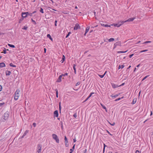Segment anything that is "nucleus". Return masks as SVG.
I'll use <instances>...</instances> for the list:
<instances>
[{"label":"nucleus","instance_id":"nucleus-1","mask_svg":"<svg viewBox=\"0 0 153 153\" xmlns=\"http://www.w3.org/2000/svg\"><path fill=\"white\" fill-rule=\"evenodd\" d=\"M20 90L19 89H17L15 92L14 94V99L15 100H18L19 97L20 96L19 92Z\"/></svg>","mask_w":153,"mask_h":153},{"label":"nucleus","instance_id":"nucleus-2","mask_svg":"<svg viewBox=\"0 0 153 153\" xmlns=\"http://www.w3.org/2000/svg\"><path fill=\"white\" fill-rule=\"evenodd\" d=\"M124 23V21H120L117 23L114 24L112 25L114 27H118L123 25Z\"/></svg>","mask_w":153,"mask_h":153},{"label":"nucleus","instance_id":"nucleus-3","mask_svg":"<svg viewBox=\"0 0 153 153\" xmlns=\"http://www.w3.org/2000/svg\"><path fill=\"white\" fill-rule=\"evenodd\" d=\"M52 136L53 139L56 140V143H59V140L56 134H52Z\"/></svg>","mask_w":153,"mask_h":153},{"label":"nucleus","instance_id":"nucleus-4","mask_svg":"<svg viewBox=\"0 0 153 153\" xmlns=\"http://www.w3.org/2000/svg\"><path fill=\"white\" fill-rule=\"evenodd\" d=\"M42 148L41 145L38 144L37 146V152L36 153H41V151Z\"/></svg>","mask_w":153,"mask_h":153},{"label":"nucleus","instance_id":"nucleus-5","mask_svg":"<svg viewBox=\"0 0 153 153\" xmlns=\"http://www.w3.org/2000/svg\"><path fill=\"white\" fill-rule=\"evenodd\" d=\"M9 112H6L4 114L3 117L4 119V120H6L9 117Z\"/></svg>","mask_w":153,"mask_h":153},{"label":"nucleus","instance_id":"nucleus-6","mask_svg":"<svg viewBox=\"0 0 153 153\" xmlns=\"http://www.w3.org/2000/svg\"><path fill=\"white\" fill-rule=\"evenodd\" d=\"M65 144L66 147H68L69 146V144H68V141L66 136H65Z\"/></svg>","mask_w":153,"mask_h":153},{"label":"nucleus","instance_id":"nucleus-7","mask_svg":"<svg viewBox=\"0 0 153 153\" xmlns=\"http://www.w3.org/2000/svg\"><path fill=\"white\" fill-rule=\"evenodd\" d=\"M135 19V17H133L132 18H129L128 19L124 21L125 23L127 22H130L133 21Z\"/></svg>","mask_w":153,"mask_h":153},{"label":"nucleus","instance_id":"nucleus-8","mask_svg":"<svg viewBox=\"0 0 153 153\" xmlns=\"http://www.w3.org/2000/svg\"><path fill=\"white\" fill-rule=\"evenodd\" d=\"M94 94V92L91 93L88 97L83 102H86L89 99V98L92 96V95Z\"/></svg>","mask_w":153,"mask_h":153},{"label":"nucleus","instance_id":"nucleus-9","mask_svg":"<svg viewBox=\"0 0 153 153\" xmlns=\"http://www.w3.org/2000/svg\"><path fill=\"white\" fill-rule=\"evenodd\" d=\"M26 13V12H23L22 13V17L23 19L26 18L27 16Z\"/></svg>","mask_w":153,"mask_h":153},{"label":"nucleus","instance_id":"nucleus-10","mask_svg":"<svg viewBox=\"0 0 153 153\" xmlns=\"http://www.w3.org/2000/svg\"><path fill=\"white\" fill-rule=\"evenodd\" d=\"M53 114H54V117H58V115H59V114H58V111L57 110H56L54 112Z\"/></svg>","mask_w":153,"mask_h":153},{"label":"nucleus","instance_id":"nucleus-11","mask_svg":"<svg viewBox=\"0 0 153 153\" xmlns=\"http://www.w3.org/2000/svg\"><path fill=\"white\" fill-rule=\"evenodd\" d=\"M80 26L78 24H76L75 25V26L74 27V30H77L80 28Z\"/></svg>","mask_w":153,"mask_h":153},{"label":"nucleus","instance_id":"nucleus-12","mask_svg":"<svg viewBox=\"0 0 153 153\" xmlns=\"http://www.w3.org/2000/svg\"><path fill=\"white\" fill-rule=\"evenodd\" d=\"M111 85L112 87L114 88H115L119 87V86L118 85L115 84L114 83H111Z\"/></svg>","mask_w":153,"mask_h":153},{"label":"nucleus","instance_id":"nucleus-13","mask_svg":"<svg viewBox=\"0 0 153 153\" xmlns=\"http://www.w3.org/2000/svg\"><path fill=\"white\" fill-rule=\"evenodd\" d=\"M62 76H61V75H60L59 76L58 79H57L56 82H60L62 81L61 79H62Z\"/></svg>","mask_w":153,"mask_h":153},{"label":"nucleus","instance_id":"nucleus-14","mask_svg":"<svg viewBox=\"0 0 153 153\" xmlns=\"http://www.w3.org/2000/svg\"><path fill=\"white\" fill-rule=\"evenodd\" d=\"M11 73V72L8 71H6L5 72V74L6 76H9Z\"/></svg>","mask_w":153,"mask_h":153},{"label":"nucleus","instance_id":"nucleus-15","mask_svg":"<svg viewBox=\"0 0 153 153\" xmlns=\"http://www.w3.org/2000/svg\"><path fill=\"white\" fill-rule=\"evenodd\" d=\"M5 66V65L4 62L0 63V68H2Z\"/></svg>","mask_w":153,"mask_h":153},{"label":"nucleus","instance_id":"nucleus-16","mask_svg":"<svg viewBox=\"0 0 153 153\" xmlns=\"http://www.w3.org/2000/svg\"><path fill=\"white\" fill-rule=\"evenodd\" d=\"M47 37L48 38H49V39L51 41H53V39H52V38L51 37L50 35V34H48L47 35Z\"/></svg>","mask_w":153,"mask_h":153},{"label":"nucleus","instance_id":"nucleus-17","mask_svg":"<svg viewBox=\"0 0 153 153\" xmlns=\"http://www.w3.org/2000/svg\"><path fill=\"white\" fill-rule=\"evenodd\" d=\"M28 130H26L25 132L23 133L22 136V138H23L24 137H25L26 134L28 133Z\"/></svg>","mask_w":153,"mask_h":153},{"label":"nucleus","instance_id":"nucleus-18","mask_svg":"<svg viewBox=\"0 0 153 153\" xmlns=\"http://www.w3.org/2000/svg\"><path fill=\"white\" fill-rule=\"evenodd\" d=\"M119 95V94H115V95H113V94H112L111 95V97L112 98H115L117 97Z\"/></svg>","mask_w":153,"mask_h":153},{"label":"nucleus","instance_id":"nucleus-19","mask_svg":"<svg viewBox=\"0 0 153 153\" xmlns=\"http://www.w3.org/2000/svg\"><path fill=\"white\" fill-rule=\"evenodd\" d=\"M101 25H102V26H104L105 27H111L110 25H109L107 24L105 25L104 24H101Z\"/></svg>","mask_w":153,"mask_h":153},{"label":"nucleus","instance_id":"nucleus-20","mask_svg":"<svg viewBox=\"0 0 153 153\" xmlns=\"http://www.w3.org/2000/svg\"><path fill=\"white\" fill-rule=\"evenodd\" d=\"M124 65H119L118 66V69H120L121 68H124Z\"/></svg>","mask_w":153,"mask_h":153},{"label":"nucleus","instance_id":"nucleus-21","mask_svg":"<svg viewBox=\"0 0 153 153\" xmlns=\"http://www.w3.org/2000/svg\"><path fill=\"white\" fill-rule=\"evenodd\" d=\"M127 51H128L127 50L125 51H118V53H125Z\"/></svg>","mask_w":153,"mask_h":153},{"label":"nucleus","instance_id":"nucleus-22","mask_svg":"<svg viewBox=\"0 0 153 153\" xmlns=\"http://www.w3.org/2000/svg\"><path fill=\"white\" fill-rule=\"evenodd\" d=\"M114 38H111L109 39L108 40V41L109 42H111L113 41H114Z\"/></svg>","mask_w":153,"mask_h":153},{"label":"nucleus","instance_id":"nucleus-23","mask_svg":"<svg viewBox=\"0 0 153 153\" xmlns=\"http://www.w3.org/2000/svg\"><path fill=\"white\" fill-rule=\"evenodd\" d=\"M9 65L10 66L13 67H16V66L15 65H13L12 63H11Z\"/></svg>","mask_w":153,"mask_h":153},{"label":"nucleus","instance_id":"nucleus-24","mask_svg":"<svg viewBox=\"0 0 153 153\" xmlns=\"http://www.w3.org/2000/svg\"><path fill=\"white\" fill-rule=\"evenodd\" d=\"M89 29H90V27L89 26H88L86 27V30H85V31L86 32V33H87V32H88Z\"/></svg>","mask_w":153,"mask_h":153},{"label":"nucleus","instance_id":"nucleus-25","mask_svg":"<svg viewBox=\"0 0 153 153\" xmlns=\"http://www.w3.org/2000/svg\"><path fill=\"white\" fill-rule=\"evenodd\" d=\"M123 97H122L121 98H118L117 99H116L115 100H114V101H119V100H120L121 99H123Z\"/></svg>","mask_w":153,"mask_h":153},{"label":"nucleus","instance_id":"nucleus-26","mask_svg":"<svg viewBox=\"0 0 153 153\" xmlns=\"http://www.w3.org/2000/svg\"><path fill=\"white\" fill-rule=\"evenodd\" d=\"M8 45L11 48H15V46L14 45H11L10 44H8Z\"/></svg>","mask_w":153,"mask_h":153},{"label":"nucleus","instance_id":"nucleus-27","mask_svg":"<svg viewBox=\"0 0 153 153\" xmlns=\"http://www.w3.org/2000/svg\"><path fill=\"white\" fill-rule=\"evenodd\" d=\"M26 13L27 14V16H32V13H29L28 12H26Z\"/></svg>","mask_w":153,"mask_h":153},{"label":"nucleus","instance_id":"nucleus-28","mask_svg":"<svg viewBox=\"0 0 153 153\" xmlns=\"http://www.w3.org/2000/svg\"><path fill=\"white\" fill-rule=\"evenodd\" d=\"M65 60V56L64 55H63L62 56V61H62V63Z\"/></svg>","mask_w":153,"mask_h":153},{"label":"nucleus","instance_id":"nucleus-29","mask_svg":"<svg viewBox=\"0 0 153 153\" xmlns=\"http://www.w3.org/2000/svg\"><path fill=\"white\" fill-rule=\"evenodd\" d=\"M31 22L33 23V24L34 25H36V22L35 21L33 20L32 19H31Z\"/></svg>","mask_w":153,"mask_h":153},{"label":"nucleus","instance_id":"nucleus-30","mask_svg":"<svg viewBox=\"0 0 153 153\" xmlns=\"http://www.w3.org/2000/svg\"><path fill=\"white\" fill-rule=\"evenodd\" d=\"M68 74L67 73H66L65 74H62L61 75L62 76H67Z\"/></svg>","mask_w":153,"mask_h":153},{"label":"nucleus","instance_id":"nucleus-31","mask_svg":"<svg viewBox=\"0 0 153 153\" xmlns=\"http://www.w3.org/2000/svg\"><path fill=\"white\" fill-rule=\"evenodd\" d=\"M59 108L60 110V111L61 112V103L60 102L59 103Z\"/></svg>","mask_w":153,"mask_h":153},{"label":"nucleus","instance_id":"nucleus-32","mask_svg":"<svg viewBox=\"0 0 153 153\" xmlns=\"http://www.w3.org/2000/svg\"><path fill=\"white\" fill-rule=\"evenodd\" d=\"M40 12L42 13H44V12L43 9L41 7L40 10Z\"/></svg>","mask_w":153,"mask_h":153},{"label":"nucleus","instance_id":"nucleus-33","mask_svg":"<svg viewBox=\"0 0 153 153\" xmlns=\"http://www.w3.org/2000/svg\"><path fill=\"white\" fill-rule=\"evenodd\" d=\"M27 28L28 27H27L24 26V27L22 28V29L23 30H27Z\"/></svg>","mask_w":153,"mask_h":153},{"label":"nucleus","instance_id":"nucleus-34","mask_svg":"<svg viewBox=\"0 0 153 153\" xmlns=\"http://www.w3.org/2000/svg\"><path fill=\"white\" fill-rule=\"evenodd\" d=\"M136 100L134 101V99L131 102L132 104H134L136 102Z\"/></svg>","mask_w":153,"mask_h":153},{"label":"nucleus","instance_id":"nucleus-35","mask_svg":"<svg viewBox=\"0 0 153 153\" xmlns=\"http://www.w3.org/2000/svg\"><path fill=\"white\" fill-rule=\"evenodd\" d=\"M76 65L75 64H74L73 65V69L74 71L76 70Z\"/></svg>","mask_w":153,"mask_h":153},{"label":"nucleus","instance_id":"nucleus-36","mask_svg":"<svg viewBox=\"0 0 153 153\" xmlns=\"http://www.w3.org/2000/svg\"><path fill=\"white\" fill-rule=\"evenodd\" d=\"M149 75H147L146 76H145V77H144L143 79H142V81H143L145 79H146L148 77H149Z\"/></svg>","mask_w":153,"mask_h":153},{"label":"nucleus","instance_id":"nucleus-37","mask_svg":"<svg viewBox=\"0 0 153 153\" xmlns=\"http://www.w3.org/2000/svg\"><path fill=\"white\" fill-rule=\"evenodd\" d=\"M151 42L150 41H146L144 43H143V44H146L148 43H151Z\"/></svg>","mask_w":153,"mask_h":153},{"label":"nucleus","instance_id":"nucleus-38","mask_svg":"<svg viewBox=\"0 0 153 153\" xmlns=\"http://www.w3.org/2000/svg\"><path fill=\"white\" fill-rule=\"evenodd\" d=\"M99 76H100V77L101 78H102L104 77V74H102V75H99Z\"/></svg>","mask_w":153,"mask_h":153},{"label":"nucleus","instance_id":"nucleus-39","mask_svg":"<svg viewBox=\"0 0 153 153\" xmlns=\"http://www.w3.org/2000/svg\"><path fill=\"white\" fill-rule=\"evenodd\" d=\"M71 33V32H69L68 33V34L66 35L65 37L66 38H67L69 35Z\"/></svg>","mask_w":153,"mask_h":153},{"label":"nucleus","instance_id":"nucleus-40","mask_svg":"<svg viewBox=\"0 0 153 153\" xmlns=\"http://www.w3.org/2000/svg\"><path fill=\"white\" fill-rule=\"evenodd\" d=\"M73 116H74V117L75 118H76V117H77V114H76V113H74V114Z\"/></svg>","mask_w":153,"mask_h":153},{"label":"nucleus","instance_id":"nucleus-41","mask_svg":"<svg viewBox=\"0 0 153 153\" xmlns=\"http://www.w3.org/2000/svg\"><path fill=\"white\" fill-rule=\"evenodd\" d=\"M102 107L103 108L105 109L106 111H107L106 108L104 105L102 106Z\"/></svg>","mask_w":153,"mask_h":153},{"label":"nucleus","instance_id":"nucleus-42","mask_svg":"<svg viewBox=\"0 0 153 153\" xmlns=\"http://www.w3.org/2000/svg\"><path fill=\"white\" fill-rule=\"evenodd\" d=\"M147 51H148V50H142V51H140V52L142 53V52H145Z\"/></svg>","mask_w":153,"mask_h":153},{"label":"nucleus","instance_id":"nucleus-43","mask_svg":"<svg viewBox=\"0 0 153 153\" xmlns=\"http://www.w3.org/2000/svg\"><path fill=\"white\" fill-rule=\"evenodd\" d=\"M3 53L4 54H6V51L5 50V49L3 50Z\"/></svg>","mask_w":153,"mask_h":153},{"label":"nucleus","instance_id":"nucleus-44","mask_svg":"<svg viewBox=\"0 0 153 153\" xmlns=\"http://www.w3.org/2000/svg\"><path fill=\"white\" fill-rule=\"evenodd\" d=\"M75 144H74V145L73 146L72 149H72L73 151H74V148H75Z\"/></svg>","mask_w":153,"mask_h":153},{"label":"nucleus","instance_id":"nucleus-45","mask_svg":"<svg viewBox=\"0 0 153 153\" xmlns=\"http://www.w3.org/2000/svg\"><path fill=\"white\" fill-rule=\"evenodd\" d=\"M57 20H55V26H57Z\"/></svg>","mask_w":153,"mask_h":153},{"label":"nucleus","instance_id":"nucleus-46","mask_svg":"<svg viewBox=\"0 0 153 153\" xmlns=\"http://www.w3.org/2000/svg\"><path fill=\"white\" fill-rule=\"evenodd\" d=\"M109 123L111 126H114L115 125V123H113L112 124L110 122H109Z\"/></svg>","mask_w":153,"mask_h":153},{"label":"nucleus","instance_id":"nucleus-47","mask_svg":"<svg viewBox=\"0 0 153 153\" xmlns=\"http://www.w3.org/2000/svg\"><path fill=\"white\" fill-rule=\"evenodd\" d=\"M134 54H132L130 55L129 56V57L130 58H131L132 57V56H133Z\"/></svg>","mask_w":153,"mask_h":153},{"label":"nucleus","instance_id":"nucleus-48","mask_svg":"<svg viewBox=\"0 0 153 153\" xmlns=\"http://www.w3.org/2000/svg\"><path fill=\"white\" fill-rule=\"evenodd\" d=\"M107 132L108 134L112 136V134L110 133L108 130H107Z\"/></svg>","mask_w":153,"mask_h":153},{"label":"nucleus","instance_id":"nucleus-49","mask_svg":"<svg viewBox=\"0 0 153 153\" xmlns=\"http://www.w3.org/2000/svg\"><path fill=\"white\" fill-rule=\"evenodd\" d=\"M36 123H33V126L34 127H36Z\"/></svg>","mask_w":153,"mask_h":153},{"label":"nucleus","instance_id":"nucleus-50","mask_svg":"<svg viewBox=\"0 0 153 153\" xmlns=\"http://www.w3.org/2000/svg\"><path fill=\"white\" fill-rule=\"evenodd\" d=\"M137 152H139V153H141V152L140 151H138V150H137L136 151V152H135V153H137Z\"/></svg>","mask_w":153,"mask_h":153},{"label":"nucleus","instance_id":"nucleus-51","mask_svg":"<svg viewBox=\"0 0 153 153\" xmlns=\"http://www.w3.org/2000/svg\"><path fill=\"white\" fill-rule=\"evenodd\" d=\"M2 87L1 86V85H0V91H1L2 89Z\"/></svg>","mask_w":153,"mask_h":153},{"label":"nucleus","instance_id":"nucleus-52","mask_svg":"<svg viewBox=\"0 0 153 153\" xmlns=\"http://www.w3.org/2000/svg\"><path fill=\"white\" fill-rule=\"evenodd\" d=\"M80 84V83L79 82H77L76 85V86Z\"/></svg>","mask_w":153,"mask_h":153},{"label":"nucleus","instance_id":"nucleus-53","mask_svg":"<svg viewBox=\"0 0 153 153\" xmlns=\"http://www.w3.org/2000/svg\"><path fill=\"white\" fill-rule=\"evenodd\" d=\"M76 141V138H75L74 139H73V142L74 143Z\"/></svg>","mask_w":153,"mask_h":153},{"label":"nucleus","instance_id":"nucleus-54","mask_svg":"<svg viewBox=\"0 0 153 153\" xmlns=\"http://www.w3.org/2000/svg\"><path fill=\"white\" fill-rule=\"evenodd\" d=\"M74 151L72 149H70V153H72V152Z\"/></svg>","mask_w":153,"mask_h":153},{"label":"nucleus","instance_id":"nucleus-55","mask_svg":"<svg viewBox=\"0 0 153 153\" xmlns=\"http://www.w3.org/2000/svg\"><path fill=\"white\" fill-rule=\"evenodd\" d=\"M4 104V103H0V106H2V105H3Z\"/></svg>","mask_w":153,"mask_h":153},{"label":"nucleus","instance_id":"nucleus-56","mask_svg":"<svg viewBox=\"0 0 153 153\" xmlns=\"http://www.w3.org/2000/svg\"><path fill=\"white\" fill-rule=\"evenodd\" d=\"M56 94V97L58 98V92H57Z\"/></svg>","mask_w":153,"mask_h":153},{"label":"nucleus","instance_id":"nucleus-57","mask_svg":"<svg viewBox=\"0 0 153 153\" xmlns=\"http://www.w3.org/2000/svg\"><path fill=\"white\" fill-rule=\"evenodd\" d=\"M49 7V8H50V9H52L53 10H54V11H56V10H55V9H53L51 7Z\"/></svg>","mask_w":153,"mask_h":153},{"label":"nucleus","instance_id":"nucleus-58","mask_svg":"<svg viewBox=\"0 0 153 153\" xmlns=\"http://www.w3.org/2000/svg\"><path fill=\"white\" fill-rule=\"evenodd\" d=\"M87 151V149H85L84 151V152L83 153H86V152Z\"/></svg>","mask_w":153,"mask_h":153},{"label":"nucleus","instance_id":"nucleus-59","mask_svg":"<svg viewBox=\"0 0 153 153\" xmlns=\"http://www.w3.org/2000/svg\"><path fill=\"white\" fill-rule=\"evenodd\" d=\"M36 12V11H33L32 12V15H33V14H34V13H35Z\"/></svg>","mask_w":153,"mask_h":153},{"label":"nucleus","instance_id":"nucleus-60","mask_svg":"<svg viewBox=\"0 0 153 153\" xmlns=\"http://www.w3.org/2000/svg\"><path fill=\"white\" fill-rule=\"evenodd\" d=\"M124 83H122L120 85V86H123V85H124Z\"/></svg>","mask_w":153,"mask_h":153},{"label":"nucleus","instance_id":"nucleus-61","mask_svg":"<svg viewBox=\"0 0 153 153\" xmlns=\"http://www.w3.org/2000/svg\"><path fill=\"white\" fill-rule=\"evenodd\" d=\"M103 145H104V147H103V148H105V147L106 146H106V145L105 144V143H104Z\"/></svg>","mask_w":153,"mask_h":153},{"label":"nucleus","instance_id":"nucleus-62","mask_svg":"<svg viewBox=\"0 0 153 153\" xmlns=\"http://www.w3.org/2000/svg\"><path fill=\"white\" fill-rule=\"evenodd\" d=\"M46 49L45 48H44V51L45 53H46Z\"/></svg>","mask_w":153,"mask_h":153},{"label":"nucleus","instance_id":"nucleus-63","mask_svg":"<svg viewBox=\"0 0 153 153\" xmlns=\"http://www.w3.org/2000/svg\"><path fill=\"white\" fill-rule=\"evenodd\" d=\"M55 91H56V92H58V90H57V89H55Z\"/></svg>","mask_w":153,"mask_h":153},{"label":"nucleus","instance_id":"nucleus-64","mask_svg":"<svg viewBox=\"0 0 153 153\" xmlns=\"http://www.w3.org/2000/svg\"><path fill=\"white\" fill-rule=\"evenodd\" d=\"M140 64H139V65H137V67H139L140 66Z\"/></svg>","mask_w":153,"mask_h":153}]
</instances>
